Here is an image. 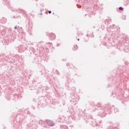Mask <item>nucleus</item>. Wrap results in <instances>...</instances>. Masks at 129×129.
I'll use <instances>...</instances> for the list:
<instances>
[{
    "label": "nucleus",
    "instance_id": "f257e3e1",
    "mask_svg": "<svg viewBox=\"0 0 129 129\" xmlns=\"http://www.w3.org/2000/svg\"><path fill=\"white\" fill-rule=\"evenodd\" d=\"M124 2L126 4V5H128V0H124Z\"/></svg>",
    "mask_w": 129,
    "mask_h": 129
},
{
    "label": "nucleus",
    "instance_id": "f03ea898",
    "mask_svg": "<svg viewBox=\"0 0 129 129\" xmlns=\"http://www.w3.org/2000/svg\"><path fill=\"white\" fill-rule=\"evenodd\" d=\"M119 10H120V11H123V8H122V7H119Z\"/></svg>",
    "mask_w": 129,
    "mask_h": 129
},
{
    "label": "nucleus",
    "instance_id": "7ed1b4c3",
    "mask_svg": "<svg viewBox=\"0 0 129 129\" xmlns=\"http://www.w3.org/2000/svg\"><path fill=\"white\" fill-rule=\"evenodd\" d=\"M51 11H48V14H51Z\"/></svg>",
    "mask_w": 129,
    "mask_h": 129
},
{
    "label": "nucleus",
    "instance_id": "20e7f679",
    "mask_svg": "<svg viewBox=\"0 0 129 129\" xmlns=\"http://www.w3.org/2000/svg\"><path fill=\"white\" fill-rule=\"evenodd\" d=\"M78 41H79V39H78Z\"/></svg>",
    "mask_w": 129,
    "mask_h": 129
}]
</instances>
